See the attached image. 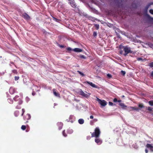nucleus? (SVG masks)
Segmentation results:
<instances>
[{
    "label": "nucleus",
    "instance_id": "obj_29",
    "mask_svg": "<svg viewBox=\"0 0 153 153\" xmlns=\"http://www.w3.org/2000/svg\"><path fill=\"white\" fill-rule=\"evenodd\" d=\"M79 57L81 58H82V59H86V57L84 55H80Z\"/></svg>",
    "mask_w": 153,
    "mask_h": 153
},
{
    "label": "nucleus",
    "instance_id": "obj_52",
    "mask_svg": "<svg viewBox=\"0 0 153 153\" xmlns=\"http://www.w3.org/2000/svg\"><path fill=\"white\" fill-rule=\"evenodd\" d=\"M120 52L121 54H122L123 53V51L121 50L120 51Z\"/></svg>",
    "mask_w": 153,
    "mask_h": 153
},
{
    "label": "nucleus",
    "instance_id": "obj_17",
    "mask_svg": "<svg viewBox=\"0 0 153 153\" xmlns=\"http://www.w3.org/2000/svg\"><path fill=\"white\" fill-rule=\"evenodd\" d=\"M119 105L123 108H125L127 107V106L125 105L124 103H120Z\"/></svg>",
    "mask_w": 153,
    "mask_h": 153
},
{
    "label": "nucleus",
    "instance_id": "obj_45",
    "mask_svg": "<svg viewBox=\"0 0 153 153\" xmlns=\"http://www.w3.org/2000/svg\"><path fill=\"white\" fill-rule=\"evenodd\" d=\"M90 118L91 119H93L94 118V116L92 115L90 116Z\"/></svg>",
    "mask_w": 153,
    "mask_h": 153
},
{
    "label": "nucleus",
    "instance_id": "obj_11",
    "mask_svg": "<svg viewBox=\"0 0 153 153\" xmlns=\"http://www.w3.org/2000/svg\"><path fill=\"white\" fill-rule=\"evenodd\" d=\"M73 51L75 52H82L83 51V50L82 49L79 48H75L73 49Z\"/></svg>",
    "mask_w": 153,
    "mask_h": 153
},
{
    "label": "nucleus",
    "instance_id": "obj_35",
    "mask_svg": "<svg viewBox=\"0 0 153 153\" xmlns=\"http://www.w3.org/2000/svg\"><path fill=\"white\" fill-rule=\"evenodd\" d=\"M151 4H149L146 7V12L147 11V10L148 8H149V7L151 5Z\"/></svg>",
    "mask_w": 153,
    "mask_h": 153
},
{
    "label": "nucleus",
    "instance_id": "obj_41",
    "mask_svg": "<svg viewBox=\"0 0 153 153\" xmlns=\"http://www.w3.org/2000/svg\"><path fill=\"white\" fill-rule=\"evenodd\" d=\"M67 50L69 51H71L72 50V49L70 47H68L67 48Z\"/></svg>",
    "mask_w": 153,
    "mask_h": 153
},
{
    "label": "nucleus",
    "instance_id": "obj_34",
    "mask_svg": "<svg viewBox=\"0 0 153 153\" xmlns=\"http://www.w3.org/2000/svg\"><path fill=\"white\" fill-rule=\"evenodd\" d=\"M137 59L138 61H139L140 60H141L142 61H143V59L141 57L138 58H137Z\"/></svg>",
    "mask_w": 153,
    "mask_h": 153
},
{
    "label": "nucleus",
    "instance_id": "obj_57",
    "mask_svg": "<svg viewBox=\"0 0 153 153\" xmlns=\"http://www.w3.org/2000/svg\"><path fill=\"white\" fill-rule=\"evenodd\" d=\"M69 0V1H70V0Z\"/></svg>",
    "mask_w": 153,
    "mask_h": 153
},
{
    "label": "nucleus",
    "instance_id": "obj_50",
    "mask_svg": "<svg viewBox=\"0 0 153 153\" xmlns=\"http://www.w3.org/2000/svg\"><path fill=\"white\" fill-rule=\"evenodd\" d=\"M151 75V76L153 77V71L152 72Z\"/></svg>",
    "mask_w": 153,
    "mask_h": 153
},
{
    "label": "nucleus",
    "instance_id": "obj_5",
    "mask_svg": "<svg viewBox=\"0 0 153 153\" xmlns=\"http://www.w3.org/2000/svg\"><path fill=\"white\" fill-rule=\"evenodd\" d=\"M95 141L98 145H100L102 143V140L99 137H95Z\"/></svg>",
    "mask_w": 153,
    "mask_h": 153
},
{
    "label": "nucleus",
    "instance_id": "obj_16",
    "mask_svg": "<svg viewBox=\"0 0 153 153\" xmlns=\"http://www.w3.org/2000/svg\"><path fill=\"white\" fill-rule=\"evenodd\" d=\"M78 122L79 124H82L84 123V120L82 119H80L78 120Z\"/></svg>",
    "mask_w": 153,
    "mask_h": 153
},
{
    "label": "nucleus",
    "instance_id": "obj_40",
    "mask_svg": "<svg viewBox=\"0 0 153 153\" xmlns=\"http://www.w3.org/2000/svg\"><path fill=\"white\" fill-rule=\"evenodd\" d=\"M107 76L109 78H110L111 77H112L111 75V74H107Z\"/></svg>",
    "mask_w": 153,
    "mask_h": 153
},
{
    "label": "nucleus",
    "instance_id": "obj_8",
    "mask_svg": "<svg viewBox=\"0 0 153 153\" xmlns=\"http://www.w3.org/2000/svg\"><path fill=\"white\" fill-rule=\"evenodd\" d=\"M146 147L148 148H149L151 152H153V146H152L151 144L147 143L146 145Z\"/></svg>",
    "mask_w": 153,
    "mask_h": 153
},
{
    "label": "nucleus",
    "instance_id": "obj_21",
    "mask_svg": "<svg viewBox=\"0 0 153 153\" xmlns=\"http://www.w3.org/2000/svg\"><path fill=\"white\" fill-rule=\"evenodd\" d=\"M148 103L151 106H153V100L149 101Z\"/></svg>",
    "mask_w": 153,
    "mask_h": 153
},
{
    "label": "nucleus",
    "instance_id": "obj_24",
    "mask_svg": "<svg viewBox=\"0 0 153 153\" xmlns=\"http://www.w3.org/2000/svg\"><path fill=\"white\" fill-rule=\"evenodd\" d=\"M153 109V108L150 107H148L147 108V110L149 111H152Z\"/></svg>",
    "mask_w": 153,
    "mask_h": 153
},
{
    "label": "nucleus",
    "instance_id": "obj_25",
    "mask_svg": "<svg viewBox=\"0 0 153 153\" xmlns=\"http://www.w3.org/2000/svg\"><path fill=\"white\" fill-rule=\"evenodd\" d=\"M121 73L122 75L123 76H124L126 74V72L125 71L122 70L121 71Z\"/></svg>",
    "mask_w": 153,
    "mask_h": 153
},
{
    "label": "nucleus",
    "instance_id": "obj_7",
    "mask_svg": "<svg viewBox=\"0 0 153 153\" xmlns=\"http://www.w3.org/2000/svg\"><path fill=\"white\" fill-rule=\"evenodd\" d=\"M56 90L55 89H53V91L54 95L57 97H60V95L59 94L58 92H56Z\"/></svg>",
    "mask_w": 153,
    "mask_h": 153
},
{
    "label": "nucleus",
    "instance_id": "obj_6",
    "mask_svg": "<svg viewBox=\"0 0 153 153\" xmlns=\"http://www.w3.org/2000/svg\"><path fill=\"white\" fill-rule=\"evenodd\" d=\"M22 16L25 19L27 20H29L30 19V16L25 13L22 14Z\"/></svg>",
    "mask_w": 153,
    "mask_h": 153
},
{
    "label": "nucleus",
    "instance_id": "obj_56",
    "mask_svg": "<svg viewBox=\"0 0 153 153\" xmlns=\"http://www.w3.org/2000/svg\"><path fill=\"white\" fill-rule=\"evenodd\" d=\"M15 67H16V68H17V67H16V66H15Z\"/></svg>",
    "mask_w": 153,
    "mask_h": 153
},
{
    "label": "nucleus",
    "instance_id": "obj_15",
    "mask_svg": "<svg viewBox=\"0 0 153 153\" xmlns=\"http://www.w3.org/2000/svg\"><path fill=\"white\" fill-rule=\"evenodd\" d=\"M69 1H70L69 3H70V4L72 7H76V4H75V2H74V1L71 0H70Z\"/></svg>",
    "mask_w": 153,
    "mask_h": 153
},
{
    "label": "nucleus",
    "instance_id": "obj_12",
    "mask_svg": "<svg viewBox=\"0 0 153 153\" xmlns=\"http://www.w3.org/2000/svg\"><path fill=\"white\" fill-rule=\"evenodd\" d=\"M86 82L87 83L89 84L90 85H91L93 87H94L95 88H97V86L95 84L93 83L92 82H88V81H86Z\"/></svg>",
    "mask_w": 153,
    "mask_h": 153
},
{
    "label": "nucleus",
    "instance_id": "obj_20",
    "mask_svg": "<svg viewBox=\"0 0 153 153\" xmlns=\"http://www.w3.org/2000/svg\"><path fill=\"white\" fill-rule=\"evenodd\" d=\"M19 114V111H16L14 112V115L15 116L17 117Z\"/></svg>",
    "mask_w": 153,
    "mask_h": 153
},
{
    "label": "nucleus",
    "instance_id": "obj_4",
    "mask_svg": "<svg viewBox=\"0 0 153 153\" xmlns=\"http://www.w3.org/2000/svg\"><path fill=\"white\" fill-rule=\"evenodd\" d=\"M97 100L99 102V103L103 106H105L107 104L105 100H101L100 99L98 98H97Z\"/></svg>",
    "mask_w": 153,
    "mask_h": 153
},
{
    "label": "nucleus",
    "instance_id": "obj_46",
    "mask_svg": "<svg viewBox=\"0 0 153 153\" xmlns=\"http://www.w3.org/2000/svg\"><path fill=\"white\" fill-rule=\"evenodd\" d=\"M16 108L19 109L21 108V107L20 106H16Z\"/></svg>",
    "mask_w": 153,
    "mask_h": 153
},
{
    "label": "nucleus",
    "instance_id": "obj_42",
    "mask_svg": "<svg viewBox=\"0 0 153 153\" xmlns=\"http://www.w3.org/2000/svg\"><path fill=\"white\" fill-rule=\"evenodd\" d=\"M26 100L27 102H28L29 100V99L28 97H26Z\"/></svg>",
    "mask_w": 153,
    "mask_h": 153
},
{
    "label": "nucleus",
    "instance_id": "obj_33",
    "mask_svg": "<svg viewBox=\"0 0 153 153\" xmlns=\"http://www.w3.org/2000/svg\"><path fill=\"white\" fill-rule=\"evenodd\" d=\"M12 72L15 74H17L18 72H17V71L16 70H12Z\"/></svg>",
    "mask_w": 153,
    "mask_h": 153
},
{
    "label": "nucleus",
    "instance_id": "obj_54",
    "mask_svg": "<svg viewBox=\"0 0 153 153\" xmlns=\"http://www.w3.org/2000/svg\"><path fill=\"white\" fill-rule=\"evenodd\" d=\"M121 100H117V102H121Z\"/></svg>",
    "mask_w": 153,
    "mask_h": 153
},
{
    "label": "nucleus",
    "instance_id": "obj_26",
    "mask_svg": "<svg viewBox=\"0 0 153 153\" xmlns=\"http://www.w3.org/2000/svg\"><path fill=\"white\" fill-rule=\"evenodd\" d=\"M138 106L140 108H143L144 107L143 104L142 103L139 104L138 105Z\"/></svg>",
    "mask_w": 153,
    "mask_h": 153
},
{
    "label": "nucleus",
    "instance_id": "obj_23",
    "mask_svg": "<svg viewBox=\"0 0 153 153\" xmlns=\"http://www.w3.org/2000/svg\"><path fill=\"white\" fill-rule=\"evenodd\" d=\"M94 26L95 28L98 30L99 28V25L98 24H94Z\"/></svg>",
    "mask_w": 153,
    "mask_h": 153
},
{
    "label": "nucleus",
    "instance_id": "obj_9",
    "mask_svg": "<svg viewBox=\"0 0 153 153\" xmlns=\"http://www.w3.org/2000/svg\"><path fill=\"white\" fill-rule=\"evenodd\" d=\"M79 94L80 95L87 97H88V95L85 93L82 90H81L79 91Z\"/></svg>",
    "mask_w": 153,
    "mask_h": 153
},
{
    "label": "nucleus",
    "instance_id": "obj_44",
    "mask_svg": "<svg viewBox=\"0 0 153 153\" xmlns=\"http://www.w3.org/2000/svg\"><path fill=\"white\" fill-rule=\"evenodd\" d=\"M53 19L54 20L57 21L58 20V19H57L56 18L54 17H53Z\"/></svg>",
    "mask_w": 153,
    "mask_h": 153
},
{
    "label": "nucleus",
    "instance_id": "obj_19",
    "mask_svg": "<svg viewBox=\"0 0 153 153\" xmlns=\"http://www.w3.org/2000/svg\"><path fill=\"white\" fill-rule=\"evenodd\" d=\"M25 118H26V119L27 120L30 119V115L28 114H27L25 116Z\"/></svg>",
    "mask_w": 153,
    "mask_h": 153
},
{
    "label": "nucleus",
    "instance_id": "obj_43",
    "mask_svg": "<svg viewBox=\"0 0 153 153\" xmlns=\"http://www.w3.org/2000/svg\"><path fill=\"white\" fill-rule=\"evenodd\" d=\"M22 116L24 114V113L25 111V110L23 108L22 109Z\"/></svg>",
    "mask_w": 153,
    "mask_h": 153
},
{
    "label": "nucleus",
    "instance_id": "obj_51",
    "mask_svg": "<svg viewBox=\"0 0 153 153\" xmlns=\"http://www.w3.org/2000/svg\"><path fill=\"white\" fill-rule=\"evenodd\" d=\"M35 93H34V92L32 93V94L33 96L34 95H35Z\"/></svg>",
    "mask_w": 153,
    "mask_h": 153
},
{
    "label": "nucleus",
    "instance_id": "obj_31",
    "mask_svg": "<svg viewBox=\"0 0 153 153\" xmlns=\"http://www.w3.org/2000/svg\"><path fill=\"white\" fill-rule=\"evenodd\" d=\"M19 78V76H15L14 77V79L15 81L18 80Z\"/></svg>",
    "mask_w": 153,
    "mask_h": 153
},
{
    "label": "nucleus",
    "instance_id": "obj_28",
    "mask_svg": "<svg viewBox=\"0 0 153 153\" xmlns=\"http://www.w3.org/2000/svg\"><path fill=\"white\" fill-rule=\"evenodd\" d=\"M62 134L65 137H66L67 136V134H66L65 130L63 131L62 132Z\"/></svg>",
    "mask_w": 153,
    "mask_h": 153
},
{
    "label": "nucleus",
    "instance_id": "obj_53",
    "mask_svg": "<svg viewBox=\"0 0 153 153\" xmlns=\"http://www.w3.org/2000/svg\"><path fill=\"white\" fill-rule=\"evenodd\" d=\"M146 15L147 16H148V17H149V15L147 14H146Z\"/></svg>",
    "mask_w": 153,
    "mask_h": 153
},
{
    "label": "nucleus",
    "instance_id": "obj_49",
    "mask_svg": "<svg viewBox=\"0 0 153 153\" xmlns=\"http://www.w3.org/2000/svg\"><path fill=\"white\" fill-rule=\"evenodd\" d=\"M60 48H63L64 47V46L63 45H60L59 46Z\"/></svg>",
    "mask_w": 153,
    "mask_h": 153
},
{
    "label": "nucleus",
    "instance_id": "obj_32",
    "mask_svg": "<svg viewBox=\"0 0 153 153\" xmlns=\"http://www.w3.org/2000/svg\"><path fill=\"white\" fill-rule=\"evenodd\" d=\"M131 108H132V110H134L138 111L139 110L138 108H137L132 107Z\"/></svg>",
    "mask_w": 153,
    "mask_h": 153
},
{
    "label": "nucleus",
    "instance_id": "obj_1",
    "mask_svg": "<svg viewBox=\"0 0 153 153\" xmlns=\"http://www.w3.org/2000/svg\"><path fill=\"white\" fill-rule=\"evenodd\" d=\"M100 134V131L98 127H96L95 130L94 132L91 134V137H99Z\"/></svg>",
    "mask_w": 153,
    "mask_h": 153
},
{
    "label": "nucleus",
    "instance_id": "obj_14",
    "mask_svg": "<svg viewBox=\"0 0 153 153\" xmlns=\"http://www.w3.org/2000/svg\"><path fill=\"white\" fill-rule=\"evenodd\" d=\"M57 125L59 127V129L60 130L62 127L63 124L62 122H58L57 123Z\"/></svg>",
    "mask_w": 153,
    "mask_h": 153
},
{
    "label": "nucleus",
    "instance_id": "obj_36",
    "mask_svg": "<svg viewBox=\"0 0 153 153\" xmlns=\"http://www.w3.org/2000/svg\"><path fill=\"white\" fill-rule=\"evenodd\" d=\"M97 33L95 32H94L93 33V36H97Z\"/></svg>",
    "mask_w": 153,
    "mask_h": 153
},
{
    "label": "nucleus",
    "instance_id": "obj_30",
    "mask_svg": "<svg viewBox=\"0 0 153 153\" xmlns=\"http://www.w3.org/2000/svg\"><path fill=\"white\" fill-rule=\"evenodd\" d=\"M149 66L151 67H153V62H151L149 64Z\"/></svg>",
    "mask_w": 153,
    "mask_h": 153
},
{
    "label": "nucleus",
    "instance_id": "obj_55",
    "mask_svg": "<svg viewBox=\"0 0 153 153\" xmlns=\"http://www.w3.org/2000/svg\"><path fill=\"white\" fill-rule=\"evenodd\" d=\"M152 47H153V45H152Z\"/></svg>",
    "mask_w": 153,
    "mask_h": 153
},
{
    "label": "nucleus",
    "instance_id": "obj_37",
    "mask_svg": "<svg viewBox=\"0 0 153 153\" xmlns=\"http://www.w3.org/2000/svg\"><path fill=\"white\" fill-rule=\"evenodd\" d=\"M149 12L152 14L153 15V10L151 9L149 10Z\"/></svg>",
    "mask_w": 153,
    "mask_h": 153
},
{
    "label": "nucleus",
    "instance_id": "obj_3",
    "mask_svg": "<svg viewBox=\"0 0 153 153\" xmlns=\"http://www.w3.org/2000/svg\"><path fill=\"white\" fill-rule=\"evenodd\" d=\"M14 100L15 101H18V104H21L22 103V100L19 97V96L18 95L16 96L13 98Z\"/></svg>",
    "mask_w": 153,
    "mask_h": 153
},
{
    "label": "nucleus",
    "instance_id": "obj_48",
    "mask_svg": "<svg viewBox=\"0 0 153 153\" xmlns=\"http://www.w3.org/2000/svg\"><path fill=\"white\" fill-rule=\"evenodd\" d=\"M145 151L146 152V153H148V150L147 149H146L145 150Z\"/></svg>",
    "mask_w": 153,
    "mask_h": 153
},
{
    "label": "nucleus",
    "instance_id": "obj_2",
    "mask_svg": "<svg viewBox=\"0 0 153 153\" xmlns=\"http://www.w3.org/2000/svg\"><path fill=\"white\" fill-rule=\"evenodd\" d=\"M123 48L125 52L124 54L125 56H126L128 53H133V51L131 50L130 48L128 47V46H123Z\"/></svg>",
    "mask_w": 153,
    "mask_h": 153
},
{
    "label": "nucleus",
    "instance_id": "obj_47",
    "mask_svg": "<svg viewBox=\"0 0 153 153\" xmlns=\"http://www.w3.org/2000/svg\"><path fill=\"white\" fill-rule=\"evenodd\" d=\"M97 119H94V122H97Z\"/></svg>",
    "mask_w": 153,
    "mask_h": 153
},
{
    "label": "nucleus",
    "instance_id": "obj_27",
    "mask_svg": "<svg viewBox=\"0 0 153 153\" xmlns=\"http://www.w3.org/2000/svg\"><path fill=\"white\" fill-rule=\"evenodd\" d=\"M77 72L78 73H79V74H80L81 76H85V74H83V73L82 72H81L80 71H77Z\"/></svg>",
    "mask_w": 153,
    "mask_h": 153
},
{
    "label": "nucleus",
    "instance_id": "obj_38",
    "mask_svg": "<svg viewBox=\"0 0 153 153\" xmlns=\"http://www.w3.org/2000/svg\"><path fill=\"white\" fill-rule=\"evenodd\" d=\"M108 103H109V105H110L112 106L113 105V103L112 102H108Z\"/></svg>",
    "mask_w": 153,
    "mask_h": 153
},
{
    "label": "nucleus",
    "instance_id": "obj_22",
    "mask_svg": "<svg viewBox=\"0 0 153 153\" xmlns=\"http://www.w3.org/2000/svg\"><path fill=\"white\" fill-rule=\"evenodd\" d=\"M21 128L22 130H25L26 128V126L25 125H22L21 126Z\"/></svg>",
    "mask_w": 153,
    "mask_h": 153
},
{
    "label": "nucleus",
    "instance_id": "obj_13",
    "mask_svg": "<svg viewBox=\"0 0 153 153\" xmlns=\"http://www.w3.org/2000/svg\"><path fill=\"white\" fill-rule=\"evenodd\" d=\"M86 82L87 83L89 84L90 85H91L93 87H94L95 88H97V86L95 84L93 83L92 82H88V81H86Z\"/></svg>",
    "mask_w": 153,
    "mask_h": 153
},
{
    "label": "nucleus",
    "instance_id": "obj_39",
    "mask_svg": "<svg viewBox=\"0 0 153 153\" xmlns=\"http://www.w3.org/2000/svg\"><path fill=\"white\" fill-rule=\"evenodd\" d=\"M117 101V99L116 98H115L114 99V100H113V102H116Z\"/></svg>",
    "mask_w": 153,
    "mask_h": 153
},
{
    "label": "nucleus",
    "instance_id": "obj_18",
    "mask_svg": "<svg viewBox=\"0 0 153 153\" xmlns=\"http://www.w3.org/2000/svg\"><path fill=\"white\" fill-rule=\"evenodd\" d=\"M8 102L10 104H12L13 102V100L11 98H8L7 99Z\"/></svg>",
    "mask_w": 153,
    "mask_h": 153
},
{
    "label": "nucleus",
    "instance_id": "obj_10",
    "mask_svg": "<svg viewBox=\"0 0 153 153\" xmlns=\"http://www.w3.org/2000/svg\"><path fill=\"white\" fill-rule=\"evenodd\" d=\"M9 92L11 94H13L15 92V89L12 87H11L9 89Z\"/></svg>",
    "mask_w": 153,
    "mask_h": 153
}]
</instances>
